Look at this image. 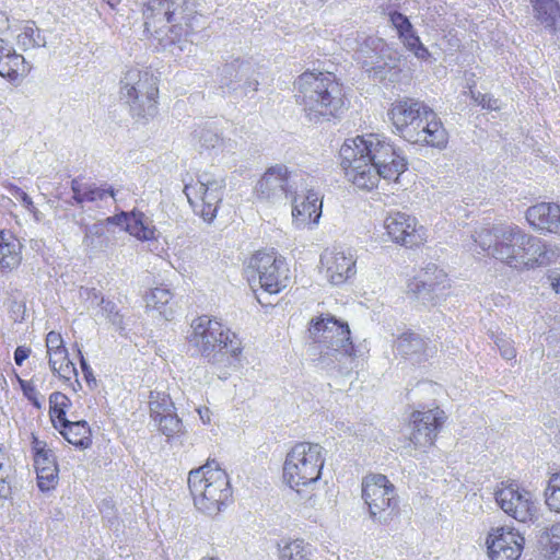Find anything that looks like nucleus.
I'll return each instance as SVG.
<instances>
[{"mask_svg": "<svg viewBox=\"0 0 560 560\" xmlns=\"http://www.w3.org/2000/svg\"><path fill=\"white\" fill-rule=\"evenodd\" d=\"M47 354L49 355V366L54 368L59 360L66 359L68 350L63 345V339L59 332L50 331L46 336Z\"/></svg>", "mask_w": 560, "mask_h": 560, "instance_id": "nucleus-40", "label": "nucleus"}, {"mask_svg": "<svg viewBox=\"0 0 560 560\" xmlns=\"http://www.w3.org/2000/svg\"><path fill=\"white\" fill-rule=\"evenodd\" d=\"M82 245L90 253H97L108 246L106 235V222L97 221L91 225H84Z\"/></svg>", "mask_w": 560, "mask_h": 560, "instance_id": "nucleus-32", "label": "nucleus"}, {"mask_svg": "<svg viewBox=\"0 0 560 560\" xmlns=\"http://www.w3.org/2000/svg\"><path fill=\"white\" fill-rule=\"evenodd\" d=\"M534 18L551 34L560 32V5L557 0H530Z\"/></svg>", "mask_w": 560, "mask_h": 560, "instance_id": "nucleus-26", "label": "nucleus"}, {"mask_svg": "<svg viewBox=\"0 0 560 560\" xmlns=\"http://www.w3.org/2000/svg\"><path fill=\"white\" fill-rule=\"evenodd\" d=\"M341 165L358 188L371 190L381 178L397 180L407 170V159L381 135L348 139L340 148Z\"/></svg>", "mask_w": 560, "mask_h": 560, "instance_id": "nucleus-1", "label": "nucleus"}, {"mask_svg": "<svg viewBox=\"0 0 560 560\" xmlns=\"http://www.w3.org/2000/svg\"><path fill=\"white\" fill-rule=\"evenodd\" d=\"M312 183L313 177L311 176V179L307 180V188L299 189V194H293L291 197L292 217L296 228L317 224L322 215V200Z\"/></svg>", "mask_w": 560, "mask_h": 560, "instance_id": "nucleus-20", "label": "nucleus"}, {"mask_svg": "<svg viewBox=\"0 0 560 560\" xmlns=\"http://www.w3.org/2000/svg\"><path fill=\"white\" fill-rule=\"evenodd\" d=\"M317 443L300 442L285 457L283 478L291 488L315 483L322 476L325 457Z\"/></svg>", "mask_w": 560, "mask_h": 560, "instance_id": "nucleus-9", "label": "nucleus"}, {"mask_svg": "<svg viewBox=\"0 0 560 560\" xmlns=\"http://www.w3.org/2000/svg\"><path fill=\"white\" fill-rule=\"evenodd\" d=\"M197 5L196 0H145L144 30L162 49L188 42V37L201 27L202 15Z\"/></svg>", "mask_w": 560, "mask_h": 560, "instance_id": "nucleus-2", "label": "nucleus"}, {"mask_svg": "<svg viewBox=\"0 0 560 560\" xmlns=\"http://www.w3.org/2000/svg\"><path fill=\"white\" fill-rule=\"evenodd\" d=\"M389 20L393 26L397 30L399 37L413 31L409 19L400 12L390 13Z\"/></svg>", "mask_w": 560, "mask_h": 560, "instance_id": "nucleus-53", "label": "nucleus"}, {"mask_svg": "<svg viewBox=\"0 0 560 560\" xmlns=\"http://www.w3.org/2000/svg\"><path fill=\"white\" fill-rule=\"evenodd\" d=\"M7 455L0 448V498L7 499L11 494L10 470L11 467L5 465Z\"/></svg>", "mask_w": 560, "mask_h": 560, "instance_id": "nucleus-46", "label": "nucleus"}, {"mask_svg": "<svg viewBox=\"0 0 560 560\" xmlns=\"http://www.w3.org/2000/svg\"><path fill=\"white\" fill-rule=\"evenodd\" d=\"M524 544L525 538L510 527L491 528L486 539L490 560H518Z\"/></svg>", "mask_w": 560, "mask_h": 560, "instance_id": "nucleus-17", "label": "nucleus"}, {"mask_svg": "<svg viewBox=\"0 0 560 560\" xmlns=\"http://www.w3.org/2000/svg\"><path fill=\"white\" fill-rule=\"evenodd\" d=\"M70 405V399L67 395L60 392H54L49 396V413L55 428L61 422H67V408Z\"/></svg>", "mask_w": 560, "mask_h": 560, "instance_id": "nucleus-38", "label": "nucleus"}, {"mask_svg": "<svg viewBox=\"0 0 560 560\" xmlns=\"http://www.w3.org/2000/svg\"><path fill=\"white\" fill-rule=\"evenodd\" d=\"M421 120V124L416 126L405 140L412 144L445 149L448 143V132L439 115L430 107Z\"/></svg>", "mask_w": 560, "mask_h": 560, "instance_id": "nucleus-19", "label": "nucleus"}, {"mask_svg": "<svg viewBox=\"0 0 560 560\" xmlns=\"http://www.w3.org/2000/svg\"><path fill=\"white\" fill-rule=\"evenodd\" d=\"M188 487L195 506L207 515H217L232 495L229 477L214 460L190 470Z\"/></svg>", "mask_w": 560, "mask_h": 560, "instance_id": "nucleus-7", "label": "nucleus"}, {"mask_svg": "<svg viewBox=\"0 0 560 560\" xmlns=\"http://www.w3.org/2000/svg\"><path fill=\"white\" fill-rule=\"evenodd\" d=\"M9 30V18L5 13L0 12V33Z\"/></svg>", "mask_w": 560, "mask_h": 560, "instance_id": "nucleus-62", "label": "nucleus"}, {"mask_svg": "<svg viewBox=\"0 0 560 560\" xmlns=\"http://www.w3.org/2000/svg\"><path fill=\"white\" fill-rule=\"evenodd\" d=\"M92 294H93V296H94V299H95V300H97V299H98V294H97V292H96L95 290H93V291H92Z\"/></svg>", "mask_w": 560, "mask_h": 560, "instance_id": "nucleus-64", "label": "nucleus"}, {"mask_svg": "<svg viewBox=\"0 0 560 560\" xmlns=\"http://www.w3.org/2000/svg\"><path fill=\"white\" fill-rule=\"evenodd\" d=\"M16 44L22 50L46 46V38L34 22H26L16 35Z\"/></svg>", "mask_w": 560, "mask_h": 560, "instance_id": "nucleus-35", "label": "nucleus"}, {"mask_svg": "<svg viewBox=\"0 0 560 560\" xmlns=\"http://www.w3.org/2000/svg\"><path fill=\"white\" fill-rule=\"evenodd\" d=\"M192 139L198 150L214 152H233L236 143L231 139H224L212 125L198 127L192 132Z\"/></svg>", "mask_w": 560, "mask_h": 560, "instance_id": "nucleus-25", "label": "nucleus"}, {"mask_svg": "<svg viewBox=\"0 0 560 560\" xmlns=\"http://www.w3.org/2000/svg\"><path fill=\"white\" fill-rule=\"evenodd\" d=\"M394 349L401 357L420 358L427 351V342L418 334L404 332L396 339Z\"/></svg>", "mask_w": 560, "mask_h": 560, "instance_id": "nucleus-30", "label": "nucleus"}, {"mask_svg": "<svg viewBox=\"0 0 560 560\" xmlns=\"http://www.w3.org/2000/svg\"><path fill=\"white\" fill-rule=\"evenodd\" d=\"M153 421L156 423L159 430L167 438L174 436L183 430L182 420L177 417L175 409L163 413Z\"/></svg>", "mask_w": 560, "mask_h": 560, "instance_id": "nucleus-42", "label": "nucleus"}, {"mask_svg": "<svg viewBox=\"0 0 560 560\" xmlns=\"http://www.w3.org/2000/svg\"><path fill=\"white\" fill-rule=\"evenodd\" d=\"M199 415H200V418L201 420L207 423V422H210V417H209V409H206L205 412L202 410H198Z\"/></svg>", "mask_w": 560, "mask_h": 560, "instance_id": "nucleus-63", "label": "nucleus"}, {"mask_svg": "<svg viewBox=\"0 0 560 560\" xmlns=\"http://www.w3.org/2000/svg\"><path fill=\"white\" fill-rule=\"evenodd\" d=\"M158 94L156 78L149 70L130 68L120 79V97L137 119H148L156 114Z\"/></svg>", "mask_w": 560, "mask_h": 560, "instance_id": "nucleus-8", "label": "nucleus"}, {"mask_svg": "<svg viewBox=\"0 0 560 560\" xmlns=\"http://www.w3.org/2000/svg\"><path fill=\"white\" fill-rule=\"evenodd\" d=\"M252 72L253 69L250 62L241 59H234L221 68V84L229 89H235L232 86L233 83L243 82L242 86L246 91H256L258 81L249 77Z\"/></svg>", "mask_w": 560, "mask_h": 560, "instance_id": "nucleus-23", "label": "nucleus"}, {"mask_svg": "<svg viewBox=\"0 0 560 560\" xmlns=\"http://www.w3.org/2000/svg\"><path fill=\"white\" fill-rule=\"evenodd\" d=\"M418 277L420 279H427L430 282H435V291L440 285L445 288L444 282L446 280V273L434 264L428 265Z\"/></svg>", "mask_w": 560, "mask_h": 560, "instance_id": "nucleus-47", "label": "nucleus"}, {"mask_svg": "<svg viewBox=\"0 0 560 560\" xmlns=\"http://www.w3.org/2000/svg\"><path fill=\"white\" fill-rule=\"evenodd\" d=\"M445 420V412L439 407L413 411L410 418V445H412L415 450L425 452L428 447L434 444L438 433Z\"/></svg>", "mask_w": 560, "mask_h": 560, "instance_id": "nucleus-15", "label": "nucleus"}, {"mask_svg": "<svg viewBox=\"0 0 560 560\" xmlns=\"http://www.w3.org/2000/svg\"><path fill=\"white\" fill-rule=\"evenodd\" d=\"M312 546L302 539L285 542L280 548V560H311Z\"/></svg>", "mask_w": 560, "mask_h": 560, "instance_id": "nucleus-37", "label": "nucleus"}, {"mask_svg": "<svg viewBox=\"0 0 560 560\" xmlns=\"http://www.w3.org/2000/svg\"><path fill=\"white\" fill-rule=\"evenodd\" d=\"M100 311L97 312L96 316H101L107 320H109L113 324L120 323V317L116 307V304L112 301H106L103 296L100 299L98 302Z\"/></svg>", "mask_w": 560, "mask_h": 560, "instance_id": "nucleus-48", "label": "nucleus"}, {"mask_svg": "<svg viewBox=\"0 0 560 560\" xmlns=\"http://www.w3.org/2000/svg\"><path fill=\"white\" fill-rule=\"evenodd\" d=\"M538 542L542 560H560V523L546 528Z\"/></svg>", "mask_w": 560, "mask_h": 560, "instance_id": "nucleus-31", "label": "nucleus"}, {"mask_svg": "<svg viewBox=\"0 0 560 560\" xmlns=\"http://www.w3.org/2000/svg\"><path fill=\"white\" fill-rule=\"evenodd\" d=\"M72 198L74 202L82 206L85 202H98L107 198L116 201V191L112 186L106 184L96 185L95 183L83 182L80 178L71 180Z\"/></svg>", "mask_w": 560, "mask_h": 560, "instance_id": "nucleus-24", "label": "nucleus"}, {"mask_svg": "<svg viewBox=\"0 0 560 560\" xmlns=\"http://www.w3.org/2000/svg\"><path fill=\"white\" fill-rule=\"evenodd\" d=\"M295 91L296 102L310 122L328 121L343 107L341 89L330 73L304 72L295 82Z\"/></svg>", "mask_w": 560, "mask_h": 560, "instance_id": "nucleus-5", "label": "nucleus"}, {"mask_svg": "<svg viewBox=\"0 0 560 560\" xmlns=\"http://www.w3.org/2000/svg\"><path fill=\"white\" fill-rule=\"evenodd\" d=\"M126 232L140 241H149L154 238L155 228L143 212L132 211L127 221Z\"/></svg>", "mask_w": 560, "mask_h": 560, "instance_id": "nucleus-33", "label": "nucleus"}, {"mask_svg": "<svg viewBox=\"0 0 560 560\" xmlns=\"http://www.w3.org/2000/svg\"><path fill=\"white\" fill-rule=\"evenodd\" d=\"M7 188H8L9 192L14 198L19 199L27 210L32 211L34 209L32 198L25 191H23L20 187L10 184V185H8Z\"/></svg>", "mask_w": 560, "mask_h": 560, "instance_id": "nucleus-56", "label": "nucleus"}, {"mask_svg": "<svg viewBox=\"0 0 560 560\" xmlns=\"http://www.w3.org/2000/svg\"><path fill=\"white\" fill-rule=\"evenodd\" d=\"M311 338L322 345L318 365L329 374L349 375L358 365L349 325L330 314L312 320Z\"/></svg>", "mask_w": 560, "mask_h": 560, "instance_id": "nucleus-3", "label": "nucleus"}, {"mask_svg": "<svg viewBox=\"0 0 560 560\" xmlns=\"http://www.w3.org/2000/svg\"><path fill=\"white\" fill-rule=\"evenodd\" d=\"M79 354H80V365H81L85 381L89 384H91L92 382L95 384L96 380L93 376V371H92L91 366L88 364L86 360L84 359V357L80 350H79Z\"/></svg>", "mask_w": 560, "mask_h": 560, "instance_id": "nucleus-58", "label": "nucleus"}, {"mask_svg": "<svg viewBox=\"0 0 560 560\" xmlns=\"http://www.w3.org/2000/svg\"><path fill=\"white\" fill-rule=\"evenodd\" d=\"M362 499L370 517L378 524L387 525L398 514L396 488L385 475L372 474L363 478Z\"/></svg>", "mask_w": 560, "mask_h": 560, "instance_id": "nucleus-11", "label": "nucleus"}, {"mask_svg": "<svg viewBox=\"0 0 560 560\" xmlns=\"http://www.w3.org/2000/svg\"><path fill=\"white\" fill-rule=\"evenodd\" d=\"M59 432L72 445L86 448L91 445V430L84 420L61 422L58 424Z\"/></svg>", "mask_w": 560, "mask_h": 560, "instance_id": "nucleus-29", "label": "nucleus"}, {"mask_svg": "<svg viewBox=\"0 0 560 560\" xmlns=\"http://www.w3.org/2000/svg\"><path fill=\"white\" fill-rule=\"evenodd\" d=\"M435 292V282H430L427 279L415 277L408 283V293H412L418 300L423 303L433 301V293Z\"/></svg>", "mask_w": 560, "mask_h": 560, "instance_id": "nucleus-41", "label": "nucleus"}, {"mask_svg": "<svg viewBox=\"0 0 560 560\" xmlns=\"http://www.w3.org/2000/svg\"><path fill=\"white\" fill-rule=\"evenodd\" d=\"M34 466L36 474L46 471V469L58 471L54 453H38V455L34 457Z\"/></svg>", "mask_w": 560, "mask_h": 560, "instance_id": "nucleus-51", "label": "nucleus"}, {"mask_svg": "<svg viewBox=\"0 0 560 560\" xmlns=\"http://www.w3.org/2000/svg\"><path fill=\"white\" fill-rule=\"evenodd\" d=\"M545 494L549 509L560 513V470L551 475Z\"/></svg>", "mask_w": 560, "mask_h": 560, "instance_id": "nucleus-43", "label": "nucleus"}, {"mask_svg": "<svg viewBox=\"0 0 560 560\" xmlns=\"http://www.w3.org/2000/svg\"><path fill=\"white\" fill-rule=\"evenodd\" d=\"M172 299L173 294L167 288L156 287L147 295V306L158 311L161 316L170 320L174 313L171 305Z\"/></svg>", "mask_w": 560, "mask_h": 560, "instance_id": "nucleus-34", "label": "nucleus"}, {"mask_svg": "<svg viewBox=\"0 0 560 560\" xmlns=\"http://www.w3.org/2000/svg\"><path fill=\"white\" fill-rule=\"evenodd\" d=\"M385 46V43L383 39L378 37H368L364 43L362 44L359 54L363 57L373 59V56L370 55V50L375 51L377 54L378 51H382ZM363 68L366 72H369L371 75H373L375 79L383 80L385 79L387 74L386 63L380 60V57H376V60L363 61Z\"/></svg>", "mask_w": 560, "mask_h": 560, "instance_id": "nucleus-28", "label": "nucleus"}, {"mask_svg": "<svg viewBox=\"0 0 560 560\" xmlns=\"http://www.w3.org/2000/svg\"><path fill=\"white\" fill-rule=\"evenodd\" d=\"M469 94L474 102L481 106L482 108L489 110H499L501 108V101L499 98H494L490 94H482L480 92H475L474 90H469Z\"/></svg>", "mask_w": 560, "mask_h": 560, "instance_id": "nucleus-49", "label": "nucleus"}, {"mask_svg": "<svg viewBox=\"0 0 560 560\" xmlns=\"http://www.w3.org/2000/svg\"><path fill=\"white\" fill-rule=\"evenodd\" d=\"M547 281L556 293H560V273L558 271H550Z\"/></svg>", "mask_w": 560, "mask_h": 560, "instance_id": "nucleus-60", "label": "nucleus"}, {"mask_svg": "<svg viewBox=\"0 0 560 560\" xmlns=\"http://www.w3.org/2000/svg\"><path fill=\"white\" fill-rule=\"evenodd\" d=\"M492 257L517 270L547 266L558 257L557 248L517 225H498Z\"/></svg>", "mask_w": 560, "mask_h": 560, "instance_id": "nucleus-4", "label": "nucleus"}, {"mask_svg": "<svg viewBox=\"0 0 560 560\" xmlns=\"http://www.w3.org/2000/svg\"><path fill=\"white\" fill-rule=\"evenodd\" d=\"M224 189L225 179L223 177L214 178L203 173L199 176L196 185L185 184L183 191L195 213L205 222L211 223L218 214Z\"/></svg>", "mask_w": 560, "mask_h": 560, "instance_id": "nucleus-13", "label": "nucleus"}, {"mask_svg": "<svg viewBox=\"0 0 560 560\" xmlns=\"http://www.w3.org/2000/svg\"><path fill=\"white\" fill-rule=\"evenodd\" d=\"M400 38L404 40V44L408 47V49L413 51L417 58L427 59L430 56L428 49L422 45L419 36L416 35L415 31L400 36Z\"/></svg>", "mask_w": 560, "mask_h": 560, "instance_id": "nucleus-45", "label": "nucleus"}, {"mask_svg": "<svg viewBox=\"0 0 560 560\" xmlns=\"http://www.w3.org/2000/svg\"><path fill=\"white\" fill-rule=\"evenodd\" d=\"M246 272L249 282L257 281L270 294L279 293L290 283L288 265L275 252L256 253L249 259Z\"/></svg>", "mask_w": 560, "mask_h": 560, "instance_id": "nucleus-12", "label": "nucleus"}, {"mask_svg": "<svg viewBox=\"0 0 560 560\" xmlns=\"http://www.w3.org/2000/svg\"><path fill=\"white\" fill-rule=\"evenodd\" d=\"M129 214H130V212L121 211L120 213L115 214L113 217H108L107 219L102 220L101 222H106V226L108 224H115V225L124 226V229L126 230Z\"/></svg>", "mask_w": 560, "mask_h": 560, "instance_id": "nucleus-57", "label": "nucleus"}, {"mask_svg": "<svg viewBox=\"0 0 560 560\" xmlns=\"http://www.w3.org/2000/svg\"><path fill=\"white\" fill-rule=\"evenodd\" d=\"M526 220L537 231L560 234V206L540 202L526 210Z\"/></svg>", "mask_w": 560, "mask_h": 560, "instance_id": "nucleus-22", "label": "nucleus"}, {"mask_svg": "<svg viewBox=\"0 0 560 560\" xmlns=\"http://www.w3.org/2000/svg\"><path fill=\"white\" fill-rule=\"evenodd\" d=\"M19 383H20V386H21V389L23 390V394L25 395V397L32 401V404L36 407V408H40L42 407V404L38 399V392L36 390L35 386L28 382V381H24V380H21L19 378Z\"/></svg>", "mask_w": 560, "mask_h": 560, "instance_id": "nucleus-55", "label": "nucleus"}, {"mask_svg": "<svg viewBox=\"0 0 560 560\" xmlns=\"http://www.w3.org/2000/svg\"><path fill=\"white\" fill-rule=\"evenodd\" d=\"M429 109L430 106L420 100L402 97L392 103L387 116L394 132L405 140L412 129L421 124Z\"/></svg>", "mask_w": 560, "mask_h": 560, "instance_id": "nucleus-16", "label": "nucleus"}, {"mask_svg": "<svg viewBox=\"0 0 560 560\" xmlns=\"http://www.w3.org/2000/svg\"><path fill=\"white\" fill-rule=\"evenodd\" d=\"M22 245L10 232L0 231V269L13 270L19 267L22 260Z\"/></svg>", "mask_w": 560, "mask_h": 560, "instance_id": "nucleus-27", "label": "nucleus"}, {"mask_svg": "<svg viewBox=\"0 0 560 560\" xmlns=\"http://www.w3.org/2000/svg\"><path fill=\"white\" fill-rule=\"evenodd\" d=\"M384 225L390 240L405 247L411 248L424 241L422 228H417L416 218L405 212L389 213Z\"/></svg>", "mask_w": 560, "mask_h": 560, "instance_id": "nucleus-21", "label": "nucleus"}, {"mask_svg": "<svg viewBox=\"0 0 560 560\" xmlns=\"http://www.w3.org/2000/svg\"><path fill=\"white\" fill-rule=\"evenodd\" d=\"M492 338L503 359L512 360L515 358L516 350L513 346V341L510 338L505 337L504 335H494L493 332Z\"/></svg>", "mask_w": 560, "mask_h": 560, "instance_id": "nucleus-50", "label": "nucleus"}, {"mask_svg": "<svg viewBox=\"0 0 560 560\" xmlns=\"http://www.w3.org/2000/svg\"><path fill=\"white\" fill-rule=\"evenodd\" d=\"M150 416L154 420L158 417L175 409L168 394L165 392L151 390L149 396Z\"/></svg>", "mask_w": 560, "mask_h": 560, "instance_id": "nucleus-39", "label": "nucleus"}, {"mask_svg": "<svg viewBox=\"0 0 560 560\" xmlns=\"http://www.w3.org/2000/svg\"><path fill=\"white\" fill-rule=\"evenodd\" d=\"M54 374L65 380H70L71 375H77V369L72 361H70L68 353H66L65 360H59L58 364L50 368Z\"/></svg>", "mask_w": 560, "mask_h": 560, "instance_id": "nucleus-52", "label": "nucleus"}, {"mask_svg": "<svg viewBox=\"0 0 560 560\" xmlns=\"http://www.w3.org/2000/svg\"><path fill=\"white\" fill-rule=\"evenodd\" d=\"M187 342L209 363L224 366L233 365L243 349L235 332L207 315L192 320Z\"/></svg>", "mask_w": 560, "mask_h": 560, "instance_id": "nucleus-6", "label": "nucleus"}, {"mask_svg": "<svg viewBox=\"0 0 560 560\" xmlns=\"http://www.w3.org/2000/svg\"><path fill=\"white\" fill-rule=\"evenodd\" d=\"M31 349L24 346H20L14 351V362L21 366L23 362L30 357Z\"/></svg>", "mask_w": 560, "mask_h": 560, "instance_id": "nucleus-59", "label": "nucleus"}, {"mask_svg": "<svg viewBox=\"0 0 560 560\" xmlns=\"http://www.w3.org/2000/svg\"><path fill=\"white\" fill-rule=\"evenodd\" d=\"M33 451H34V457L38 455V453H52L51 450L46 448V444L42 441H39L37 438H34L33 440Z\"/></svg>", "mask_w": 560, "mask_h": 560, "instance_id": "nucleus-61", "label": "nucleus"}, {"mask_svg": "<svg viewBox=\"0 0 560 560\" xmlns=\"http://www.w3.org/2000/svg\"><path fill=\"white\" fill-rule=\"evenodd\" d=\"M497 228L492 229L482 228L475 232L474 241L477 243L483 252H487L489 256L492 257V253H494V245L497 243Z\"/></svg>", "mask_w": 560, "mask_h": 560, "instance_id": "nucleus-44", "label": "nucleus"}, {"mask_svg": "<svg viewBox=\"0 0 560 560\" xmlns=\"http://www.w3.org/2000/svg\"><path fill=\"white\" fill-rule=\"evenodd\" d=\"M308 179L311 175L302 171H290L284 164H276L257 182L255 192L257 198L276 203L298 195L299 189L305 190Z\"/></svg>", "mask_w": 560, "mask_h": 560, "instance_id": "nucleus-10", "label": "nucleus"}, {"mask_svg": "<svg viewBox=\"0 0 560 560\" xmlns=\"http://www.w3.org/2000/svg\"><path fill=\"white\" fill-rule=\"evenodd\" d=\"M357 259L351 249L334 247L325 249L320 255V264L327 280L334 285H340L357 273Z\"/></svg>", "mask_w": 560, "mask_h": 560, "instance_id": "nucleus-18", "label": "nucleus"}, {"mask_svg": "<svg viewBox=\"0 0 560 560\" xmlns=\"http://www.w3.org/2000/svg\"><path fill=\"white\" fill-rule=\"evenodd\" d=\"M58 471L46 469L37 474V486L42 491L54 489L57 483Z\"/></svg>", "mask_w": 560, "mask_h": 560, "instance_id": "nucleus-54", "label": "nucleus"}, {"mask_svg": "<svg viewBox=\"0 0 560 560\" xmlns=\"http://www.w3.org/2000/svg\"><path fill=\"white\" fill-rule=\"evenodd\" d=\"M494 499L502 511L517 522H532L536 516L537 508L533 494L515 482H501L494 492Z\"/></svg>", "mask_w": 560, "mask_h": 560, "instance_id": "nucleus-14", "label": "nucleus"}, {"mask_svg": "<svg viewBox=\"0 0 560 560\" xmlns=\"http://www.w3.org/2000/svg\"><path fill=\"white\" fill-rule=\"evenodd\" d=\"M26 62L22 55L16 54L11 47H7L0 61V75L14 79L19 72H24Z\"/></svg>", "mask_w": 560, "mask_h": 560, "instance_id": "nucleus-36", "label": "nucleus"}]
</instances>
